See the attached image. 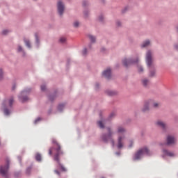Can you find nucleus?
Wrapping results in <instances>:
<instances>
[{
	"instance_id": "8",
	"label": "nucleus",
	"mask_w": 178,
	"mask_h": 178,
	"mask_svg": "<svg viewBox=\"0 0 178 178\" xmlns=\"http://www.w3.org/2000/svg\"><path fill=\"white\" fill-rule=\"evenodd\" d=\"M58 12L60 16L63 15V10H65V5L61 1H59L57 4Z\"/></svg>"
},
{
	"instance_id": "33",
	"label": "nucleus",
	"mask_w": 178,
	"mask_h": 178,
	"mask_svg": "<svg viewBox=\"0 0 178 178\" xmlns=\"http://www.w3.org/2000/svg\"><path fill=\"white\" fill-rule=\"evenodd\" d=\"M87 54V49H84L83 51V55H86Z\"/></svg>"
},
{
	"instance_id": "31",
	"label": "nucleus",
	"mask_w": 178,
	"mask_h": 178,
	"mask_svg": "<svg viewBox=\"0 0 178 178\" xmlns=\"http://www.w3.org/2000/svg\"><path fill=\"white\" fill-rule=\"evenodd\" d=\"M153 106H154V108H158V106H159V104H158V103H154V104H153Z\"/></svg>"
},
{
	"instance_id": "22",
	"label": "nucleus",
	"mask_w": 178,
	"mask_h": 178,
	"mask_svg": "<svg viewBox=\"0 0 178 178\" xmlns=\"http://www.w3.org/2000/svg\"><path fill=\"white\" fill-rule=\"evenodd\" d=\"M63 108H65V104H62L58 106V111H62V109H63Z\"/></svg>"
},
{
	"instance_id": "1",
	"label": "nucleus",
	"mask_w": 178,
	"mask_h": 178,
	"mask_svg": "<svg viewBox=\"0 0 178 178\" xmlns=\"http://www.w3.org/2000/svg\"><path fill=\"white\" fill-rule=\"evenodd\" d=\"M52 143L53 144H54L56 148L51 147L49 149V155H52V154H54V151H55L56 153L54 154V161H56V162L58 163V166L63 172H66V168L60 164V159H59V156H60V155H63V152L61 149L60 145L58 143V142L55 139H53Z\"/></svg>"
},
{
	"instance_id": "15",
	"label": "nucleus",
	"mask_w": 178,
	"mask_h": 178,
	"mask_svg": "<svg viewBox=\"0 0 178 178\" xmlns=\"http://www.w3.org/2000/svg\"><path fill=\"white\" fill-rule=\"evenodd\" d=\"M19 101H21V102H26V101H27L29 99V97H22V96H19Z\"/></svg>"
},
{
	"instance_id": "14",
	"label": "nucleus",
	"mask_w": 178,
	"mask_h": 178,
	"mask_svg": "<svg viewBox=\"0 0 178 178\" xmlns=\"http://www.w3.org/2000/svg\"><path fill=\"white\" fill-rule=\"evenodd\" d=\"M104 123H105V121H98L97 122V124H98L99 127H100V129H104V127H105L104 126Z\"/></svg>"
},
{
	"instance_id": "7",
	"label": "nucleus",
	"mask_w": 178,
	"mask_h": 178,
	"mask_svg": "<svg viewBox=\"0 0 178 178\" xmlns=\"http://www.w3.org/2000/svg\"><path fill=\"white\" fill-rule=\"evenodd\" d=\"M138 63V58H136V60L124 58L122 61L124 66H125L126 67H127V66H130V65H133V63Z\"/></svg>"
},
{
	"instance_id": "13",
	"label": "nucleus",
	"mask_w": 178,
	"mask_h": 178,
	"mask_svg": "<svg viewBox=\"0 0 178 178\" xmlns=\"http://www.w3.org/2000/svg\"><path fill=\"white\" fill-rule=\"evenodd\" d=\"M149 44H150L149 40H146L145 42H144L143 43V44L141 45V47H142V48H145V47H148V45H149Z\"/></svg>"
},
{
	"instance_id": "16",
	"label": "nucleus",
	"mask_w": 178,
	"mask_h": 178,
	"mask_svg": "<svg viewBox=\"0 0 178 178\" xmlns=\"http://www.w3.org/2000/svg\"><path fill=\"white\" fill-rule=\"evenodd\" d=\"M142 83L145 87H147V86H148V84H149V81H148V79H143L142 81Z\"/></svg>"
},
{
	"instance_id": "37",
	"label": "nucleus",
	"mask_w": 178,
	"mask_h": 178,
	"mask_svg": "<svg viewBox=\"0 0 178 178\" xmlns=\"http://www.w3.org/2000/svg\"><path fill=\"white\" fill-rule=\"evenodd\" d=\"M35 37L36 38V41H38V36H37V34L35 35Z\"/></svg>"
},
{
	"instance_id": "20",
	"label": "nucleus",
	"mask_w": 178,
	"mask_h": 178,
	"mask_svg": "<svg viewBox=\"0 0 178 178\" xmlns=\"http://www.w3.org/2000/svg\"><path fill=\"white\" fill-rule=\"evenodd\" d=\"M89 40H90L91 42H95V37L89 35H88Z\"/></svg>"
},
{
	"instance_id": "2",
	"label": "nucleus",
	"mask_w": 178,
	"mask_h": 178,
	"mask_svg": "<svg viewBox=\"0 0 178 178\" xmlns=\"http://www.w3.org/2000/svg\"><path fill=\"white\" fill-rule=\"evenodd\" d=\"M117 133L118 134L117 147L119 149L123 147L124 145V133H126V129L123 127H118L117 129Z\"/></svg>"
},
{
	"instance_id": "36",
	"label": "nucleus",
	"mask_w": 178,
	"mask_h": 178,
	"mask_svg": "<svg viewBox=\"0 0 178 178\" xmlns=\"http://www.w3.org/2000/svg\"><path fill=\"white\" fill-rule=\"evenodd\" d=\"M102 19H104V17L102 16L99 17V19L100 20V22H102Z\"/></svg>"
},
{
	"instance_id": "26",
	"label": "nucleus",
	"mask_w": 178,
	"mask_h": 178,
	"mask_svg": "<svg viewBox=\"0 0 178 178\" xmlns=\"http://www.w3.org/2000/svg\"><path fill=\"white\" fill-rule=\"evenodd\" d=\"M2 77H3V71L0 69V80H1Z\"/></svg>"
},
{
	"instance_id": "38",
	"label": "nucleus",
	"mask_w": 178,
	"mask_h": 178,
	"mask_svg": "<svg viewBox=\"0 0 178 178\" xmlns=\"http://www.w3.org/2000/svg\"><path fill=\"white\" fill-rule=\"evenodd\" d=\"M15 88H16V85L13 86L12 90H15Z\"/></svg>"
},
{
	"instance_id": "39",
	"label": "nucleus",
	"mask_w": 178,
	"mask_h": 178,
	"mask_svg": "<svg viewBox=\"0 0 178 178\" xmlns=\"http://www.w3.org/2000/svg\"><path fill=\"white\" fill-rule=\"evenodd\" d=\"M3 106H6V102H3Z\"/></svg>"
},
{
	"instance_id": "29",
	"label": "nucleus",
	"mask_w": 178,
	"mask_h": 178,
	"mask_svg": "<svg viewBox=\"0 0 178 178\" xmlns=\"http://www.w3.org/2000/svg\"><path fill=\"white\" fill-rule=\"evenodd\" d=\"M65 41H66V38H61L60 39V42H62V43L65 42Z\"/></svg>"
},
{
	"instance_id": "11",
	"label": "nucleus",
	"mask_w": 178,
	"mask_h": 178,
	"mask_svg": "<svg viewBox=\"0 0 178 178\" xmlns=\"http://www.w3.org/2000/svg\"><path fill=\"white\" fill-rule=\"evenodd\" d=\"M156 124L157 126H159V127H161V129H163V130H165V129H166V124H165V122L161 120L157 121Z\"/></svg>"
},
{
	"instance_id": "6",
	"label": "nucleus",
	"mask_w": 178,
	"mask_h": 178,
	"mask_svg": "<svg viewBox=\"0 0 178 178\" xmlns=\"http://www.w3.org/2000/svg\"><path fill=\"white\" fill-rule=\"evenodd\" d=\"M8 170H9V159L6 160V165L0 168V173L6 178H8Z\"/></svg>"
},
{
	"instance_id": "24",
	"label": "nucleus",
	"mask_w": 178,
	"mask_h": 178,
	"mask_svg": "<svg viewBox=\"0 0 178 178\" xmlns=\"http://www.w3.org/2000/svg\"><path fill=\"white\" fill-rule=\"evenodd\" d=\"M79 26H80V23L79 22V21H76L75 22H74V27H79Z\"/></svg>"
},
{
	"instance_id": "43",
	"label": "nucleus",
	"mask_w": 178,
	"mask_h": 178,
	"mask_svg": "<svg viewBox=\"0 0 178 178\" xmlns=\"http://www.w3.org/2000/svg\"><path fill=\"white\" fill-rule=\"evenodd\" d=\"M24 92H22V94H23Z\"/></svg>"
},
{
	"instance_id": "25",
	"label": "nucleus",
	"mask_w": 178,
	"mask_h": 178,
	"mask_svg": "<svg viewBox=\"0 0 178 178\" xmlns=\"http://www.w3.org/2000/svg\"><path fill=\"white\" fill-rule=\"evenodd\" d=\"M25 44L28 48H31V46L30 45V42L29 40H25Z\"/></svg>"
},
{
	"instance_id": "9",
	"label": "nucleus",
	"mask_w": 178,
	"mask_h": 178,
	"mask_svg": "<svg viewBox=\"0 0 178 178\" xmlns=\"http://www.w3.org/2000/svg\"><path fill=\"white\" fill-rule=\"evenodd\" d=\"M176 144V138L173 136H168L167 137V145H173Z\"/></svg>"
},
{
	"instance_id": "17",
	"label": "nucleus",
	"mask_w": 178,
	"mask_h": 178,
	"mask_svg": "<svg viewBox=\"0 0 178 178\" xmlns=\"http://www.w3.org/2000/svg\"><path fill=\"white\" fill-rule=\"evenodd\" d=\"M138 73H143L144 72V68L141 65H138Z\"/></svg>"
},
{
	"instance_id": "30",
	"label": "nucleus",
	"mask_w": 178,
	"mask_h": 178,
	"mask_svg": "<svg viewBox=\"0 0 178 178\" xmlns=\"http://www.w3.org/2000/svg\"><path fill=\"white\" fill-rule=\"evenodd\" d=\"M9 33V31L8 30H4L3 31L2 33L4 35H6V34H8Z\"/></svg>"
},
{
	"instance_id": "10",
	"label": "nucleus",
	"mask_w": 178,
	"mask_h": 178,
	"mask_svg": "<svg viewBox=\"0 0 178 178\" xmlns=\"http://www.w3.org/2000/svg\"><path fill=\"white\" fill-rule=\"evenodd\" d=\"M102 74L104 77H106V79H111V68H108L107 70H104Z\"/></svg>"
},
{
	"instance_id": "32",
	"label": "nucleus",
	"mask_w": 178,
	"mask_h": 178,
	"mask_svg": "<svg viewBox=\"0 0 178 178\" xmlns=\"http://www.w3.org/2000/svg\"><path fill=\"white\" fill-rule=\"evenodd\" d=\"M22 51H23V49L22 48V47L19 46L18 47V51L22 52Z\"/></svg>"
},
{
	"instance_id": "27",
	"label": "nucleus",
	"mask_w": 178,
	"mask_h": 178,
	"mask_svg": "<svg viewBox=\"0 0 178 178\" xmlns=\"http://www.w3.org/2000/svg\"><path fill=\"white\" fill-rule=\"evenodd\" d=\"M106 93L108 95H115V92L111 90L107 91Z\"/></svg>"
},
{
	"instance_id": "41",
	"label": "nucleus",
	"mask_w": 178,
	"mask_h": 178,
	"mask_svg": "<svg viewBox=\"0 0 178 178\" xmlns=\"http://www.w3.org/2000/svg\"><path fill=\"white\" fill-rule=\"evenodd\" d=\"M175 48L177 49V48H178L177 46H175Z\"/></svg>"
},
{
	"instance_id": "34",
	"label": "nucleus",
	"mask_w": 178,
	"mask_h": 178,
	"mask_svg": "<svg viewBox=\"0 0 178 178\" xmlns=\"http://www.w3.org/2000/svg\"><path fill=\"white\" fill-rule=\"evenodd\" d=\"M55 173H56V175H60V172H59V171H58V170H54Z\"/></svg>"
},
{
	"instance_id": "23",
	"label": "nucleus",
	"mask_w": 178,
	"mask_h": 178,
	"mask_svg": "<svg viewBox=\"0 0 178 178\" xmlns=\"http://www.w3.org/2000/svg\"><path fill=\"white\" fill-rule=\"evenodd\" d=\"M10 113V112H9V110H8V108L4 109V115L8 116Z\"/></svg>"
},
{
	"instance_id": "19",
	"label": "nucleus",
	"mask_w": 178,
	"mask_h": 178,
	"mask_svg": "<svg viewBox=\"0 0 178 178\" xmlns=\"http://www.w3.org/2000/svg\"><path fill=\"white\" fill-rule=\"evenodd\" d=\"M14 99L13 97H10L8 100V106H12L13 105Z\"/></svg>"
},
{
	"instance_id": "4",
	"label": "nucleus",
	"mask_w": 178,
	"mask_h": 178,
	"mask_svg": "<svg viewBox=\"0 0 178 178\" xmlns=\"http://www.w3.org/2000/svg\"><path fill=\"white\" fill-rule=\"evenodd\" d=\"M108 134L102 136V140L104 143H110L113 147H115V139H113V131L111 128H107Z\"/></svg>"
},
{
	"instance_id": "35",
	"label": "nucleus",
	"mask_w": 178,
	"mask_h": 178,
	"mask_svg": "<svg viewBox=\"0 0 178 178\" xmlns=\"http://www.w3.org/2000/svg\"><path fill=\"white\" fill-rule=\"evenodd\" d=\"M41 120V118H38L35 120V123H37L38 122H40Z\"/></svg>"
},
{
	"instance_id": "3",
	"label": "nucleus",
	"mask_w": 178,
	"mask_h": 178,
	"mask_svg": "<svg viewBox=\"0 0 178 178\" xmlns=\"http://www.w3.org/2000/svg\"><path fill=\"white\" fill-rule=\"evenodd\" d=\"M146 63L150 70L149 77H154L155 76V71L152 70V69H154L155 65H154V58H152V52L151 51H148L146 54Z\"/></svg>"
},
{
	"instance_id": "12",
	"label": "nucleus",
	"mask_w": 178,
	"mask_h": 178,
	"mask_svg": "<svg viewBox=\"0 0 178 178\" xmlns=\"http://www.w3.org/2000/svg\"><path fill=\"white\" fill-rule=\"evenodd\" d=\"M163 154L165 155L166 156H175V153H173V152H169L166 149H164L163 151Z\"/></svg>"
},
{
	"instance_id": "28",
	"label": "nucleus",
	"mask_w": 178,
	"mask_h": 178,
	"mask_svg": "<svg viewBox=\"0 0 178 178\" xmlns=\"http://www.w3.org/2000/svg\"><path fill=\"white\" fill-rule=\"evenodd\" d=\"M47 87L45 86V85H42L41 86V90L42 91H45Z\"/></svg>"
},
{
	"instance_id": "5",
	"label": "nucleus",
	"mask_w": 178,
	"mask_h": 178,
	"mask_svg": "<svg viewBox=\"0 0 178 178\" xmlns=\"http://www.w3.org/2000/svg\"><path fill=\"white\" fill-rule=\"evenodd\" d=\"M143 155H149V150L147 147L139 149L134 156V159H140Z\"/></svg>"
},
{
	"instance_id": "42",
	"label": "nucleus",
	"mask_w": 178,
	"mask_h": 178,
	"mask_svg": "<svg viewBox=\"0 0 178 178\" xmlns=\"http://www.w3.org/2000/svg\"><path fill=\"white\" fill-rule=\"evenodd\" d=\"M131 145H129V147L131 148Z\"/></svg>"
},
{
	"instance_id": "40",
	"label": "nucleus",
	"mask_w": 178,
	"mask_h": 178,
	"mask_svg": "<svg viewBox=\"0 0 178 178\" xmlns=\"http://www.w3.org/2000/svg\"><path fill=\"white\" fill-rule=\"evenodd\" d=\"M117 25H118V26H120V22H117Z\"/></svg>"
},
{
	"instance_id": "44",
	"label": "nucleus",
	"mask_w": 178,
	"mask_h": 178,
	"mask_svg": "<svg viewBox=\"0 0 178 178\" xmlns=\"http://www.w3.org/2000/svg\"><path fill=\"white\" fill-rule=\"evenodd\" d=\"M111 116H112V114L111 115Z\"/></svg>"
},
{
	"instance_id": "21",
	"label": "nucleus",
	"mask_w": 178,
	"mask_h": 178,
	"mask_svg": "<svg viewBox=\"0 0 178 178\" xmlns=\"http://www.w3.org/2000/svg\"><path fill=\"white\" fill-rule=\"evenodd\" d=\"M147 111H148V104L146 103L143 108V112H147Z\"/></svg>"
},
{
	"instance_id": "18",
	"label": "nucleus",
	"mask_w": 178,
	"mask_h": 178,
	"mask_svg": "<svg viewBox=\"0 0 178 178\" xmlns=\"http://www.w3.org/2000/svg\"><path fill=\"white\" fill-rule=\"evenodd\" d=\"M35 159H36V161H38V162H40V161H41V154H36V155H35Z\"/></svg>"
}]
</instances>
